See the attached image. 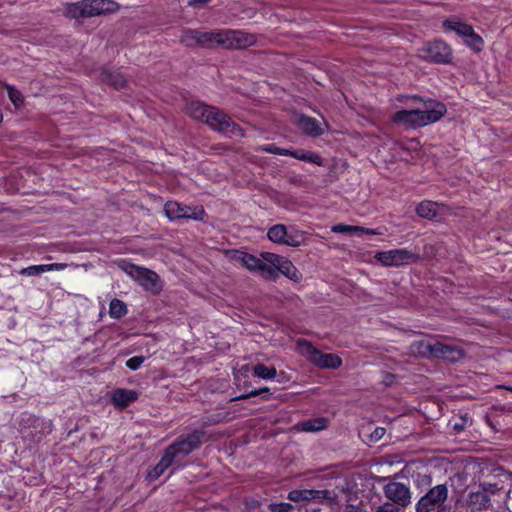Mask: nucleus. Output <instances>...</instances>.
I'll list each match as a JSON object with an SVG mask.
<instances>
[{
	"instance_id": "a19ab883",
	"label": "nucleus",
	"mask_w": 512,
	"mask_h": 512,
	"mask_svg": "<svg viewBox=\"0 0 512 512\" xmlns=\"http://www.w3.org/2000/svg\"><path fill=\"white\" fill-rule=\"evenodd\" d=\"M66 267H67V264H64V263L45 264L46 272L61 271V270H64Z\"/></svg>"
},
{
	"instance_id": "f3484780",
	"label": "nucleus",
	"mask_w": 512,
	"mask_h": 512,
	"mask_svg": "<svg viewBox=\"0 0 512 512\" xmlns=\"http://www.w3.org/2000/svg\"><path fill=\"white\" fill-rule=\"evenodd\" d=\"M288 499L296 503L309 501L322 502L330 499V492L328 490L314 489L292 490L288 493Z\"/></svg>"
},
{
	"instance_id": "9d476101",
	"label": "nucleus",
	"mask_w": 512,
	"mask_h": 512,
	"mask_svg": "<svg viewBox=\"0 0 512 512\" xmlns=\"http://www.w3.org/2000/svg\"><path fill=\"white\" fill-rule=\"evenodd\" d=\"M124 271L145 290L152 293L160 292L162 286L160 284L159 276L154 271L134 264H127L124 267Z\"/></svg>"
},
{
	"instance_id": "473e14b6",
	"label": "nucleus",
	"mask_w": 512,
	"mask_h": 512,
	"mask_svg": "<svg viewBox=\"0 0 512 512\" xmlns=\"http://www.w3.org/2000/svg\"><path fill=\"white\" fill-rule=\"evenodd\" d=\"M45 272H46L45 264H41V265H32V266L23 268L22 270H20L19 273L24 276H37V275H40Z\"/></svg>"
},
{
	"instance_id": "a18cd8bd",
	"label": "nucleus",
	"mask_w": 512,
	"mask_h": 512,
	"mask_svg": "<svg viewBox=\"0 0 512 512\" xmlns=\"http://www.w3.org/2000/svg\"><path fill=\"white\" fill-rule=\"evenodd\" d=\"M2 119H3V115H2V113L0 112V122L2 121Z\"/></svg>"
},
{
	"instance_id": "e433bc0d",
	"label": "nucleus",
	"mask_w": 512,
	"mask_h": 512,
	"mask_svg": "<svg viewBox=\"0 0 512 512\" xmlns=\"http://www.w3.org/2000/svg\"><path fill=\"white\" fill-rule=\"evenodd\" d=\"M7 92H8V96L11 100V102L15 105V106H19L23 103V97L21 95V93L16 90L15 88L11 87V86H8L7 87Z\"/></svg>"
},
{
	"instance_id": "423d86ee",
	"label": "nucleus",
	"mask_w": 512,
	"mask_h": 512,
	"mask_svg": "<svg viewBox=\"0 0 512 512\" xmlns=\"http://www.w3.org/2000/svg\"><path fill=\"white\" fill-rule=\"evenodd\" d=\"M265 254H272L271 252H263L259 257L243 252V251H235L234 260L245 267L252 273L260 274L264 279H269V276H273L274 269L271 267L265 259Z\"/></svg>"
},
{
	"instance_id": "4c0bfd02",
	"label": "nucleus",
	"mask_w": 512,
	"mask_h": 512,
	"mask_svg": "<svg viewBox=\"0 0 512 512\" xmlns=\"http://www.w3.org/2000/svg\"><path fill=\"white\" fill-rule=\"evenodd\" d=\"M272 512H291L294 507L288 502L274 503L269 506Z\"/></svg>"
},
{
	"instance_id": "2eb2a0df",
	"label": "nucleus",
	"mask_w": 512,
	"mask_h": 512,
	"mask_svg": "<svg viewBox=\"0 0 512 512\" xmlns=\"http://www.w3.org/2000/svg\"><path fill=\"white\" fill-rule=\"evenodd\" d=\"M385 497L390 503L406 508L412 502V493L404 483L392 481L383 487Z\"/></svg>"
},
{
	"instance_id": "ea45409f",
	"label": "nucleus",
	"mask_w": 512,
	"mask_h": 512,
	"mask_svg": "<svg viewBox=\"0 0 512 512\" xmlns=\"http://www.w3.org/2000/svg\"><path fill=\"white\" fill-rule=\"evenodd\" d=\"M268 391H269L268 387H264V388H261V389H254V390L250 391L247 394H243V395H240V396L232 398V401H237V400L247 399V398H250V397H255V396H258V395L262 394L263 392H268Z\"/></svg>"
},
{
	"instance_id": "aec40b11",
	"label": "nucleus",
	"mask_w": 512,
	"mask_h": 512,
	"mask_svg": "<svg viewBox=\"0 0 512 512\" xmlns=\"http://www.w3.org/2000/svg\"><path fill=\"white\" fill-rule=\"evenodd\" d=\"M138 399V393L134 390L116 389L111 395V401L116 408L123 409Z\"/></svg>"
},
{
	"instance_id": "cd10ccee",
	"label": "nucleus",
	"mask_w": 512,
	"mask_h": 512,
	"mask_svg": "<svg viewBox=\"0 0 512 512\" xmlns=\"http://www.w3.org/2000/svg\"><path fill=\"white\" fill-rule=\"evenodd\" d=\"M222 30L201 32L200 31V46L211 48L214 46H221Z\"/></svg>"
},
{
	"instance_id": "c85d7f7f",
	"label": "nucleus",
	"mask_w": 512,
	"mask_h": 512,
	"mask_svg": "<svg viewBox=\"0 0 512 512\" xmlns=\"http://www.w3.org/2000/svg\"><path fill=\"white\" fill-rule=\"evenodd\" d=\"M180 42L188 47L200 46V31L191 29L183 31Z\"/></svg>"
},
{
	"instance_id": "412c9836",
	"label": "nucleus",
	"mask_w": 512,
	"mask_h": 512,
	"mask_svg": "<svg viewBox=\"0 0 512 512\" xmlns=\"http://www.w3.org/2000/svg\"><path fill=\"white\" fill-rule=\"evenodd\" d=\"M297 124L303 130L304 133L311 137L320 136L324 132V129L318 120L305 115H301L298 117Z\"/></svg>"
},
{
	"instance_id": "6ab92c4d",
	"label": "nucleus",
	"mask_w": 512,
	"mask_h": 512,
	"mask_svg": "<svg viewBox=\"0 0 512 512\" xmlns=\"http://www.w3.org/2000/svg\"><path fill=\"white\" fill-rule=\"evenodd\" d=\"M84 2L88 17L114 13L118 10V4L111 0H84Z\"/></svg>"
},
{
	"instance_id": "ddd939ff",
	"label": "nucleus",
	"mask_w": 512,
	"mask_h": 512,
	"mask_svg": "<svg viewBox=\"0 0 512 512\" xmlns=\"http://www.w3.org/2000/svg\"><path fill=\"white\" fill-rule=\"evenodd\" d=\"M256 150L266 152V153L276 154V155L291 156L298 160L313 163L318 166L323 165V159L320 155L310 152V151L303 150V149L292 151L289 149L277 147L274 144H265V145L259 146Z\"/></svg>"
},
{
	"instance_id": "c9c22d12",
	"label": "nucleus",
	"mask_w": 512,
	"mask_h": 512,
	"mask_svg": "<svg viewBox=\"0 0 512 512\" xmlns=\"http://www.w3.org/2000/svg\"><path fill=\"white\" fill-rule=\"evenodd\" d=\"M404 509L402 506L385 502L376 509V512H405Z\"/></svg>"
},
{
	"instance_id": "f257e3e1",
	"label": "nucleus",
	"mask_w": 512,
	"mask_h": 512,
	"mask_svg": "<svg viewBox=\"0 0 512 512\" xmlns=\"http://www.w3.org/2000/svg\"><path fill=\"white\" fill-rule=\"evenodd\" d=\"M446 111V106L443 103L427 99L421 101L416 108L396 112L393 121L412 128L424 127L439 121Z\"/></svg>"
},
{
	"instance_id": "b1692460",
	"label": "nucleus",
	"mask_w": 512,
	"mask_h": 512,
	"mask_svg": "<svg viewBox=\"0 0 512 512\" xmlns=\"http://www.w3.org/2000/svg\"><path fill=\"white\" fill-rule=\"evenodd\" d=\"M443 27L445 31L455 32L458 36L462 38H466L469 36L468 33H471L472 26L456 19H449L443 22Z\"/></svg>"
},
{
	"instance_id": "c756f323",
	"label": "nucleus",
	"mask_w": 512,
	"mask_h": 512,
	"mask_svg": "<svg viewBox=\"0 0 512 512\" xmlns=\"http://www.w3.org/2000/svg\"><path fill=\"white\" fill-rule=\"evenodd\" d=\"M127 313L125 303L119 299H113L109 305V315L114 319H119Z\"/></svg>"
},
{
	"instance_id": "0eeeda50",
	"label": "nucleus",
	"mask_w": 512,
	"mask_h": 512,
	"mask_svg": "<svg viewBox=\"0 0 512 512\" xmlns=\"http://www.w3.org/2000/svg\"><path fill=\"white\" fill-rule=\"evenodd\" d=\"M264 259L271 264L274 272L273 276H269L268 280H276L279 274L284 275L289 280L299 283L303 276L295 265L287 258L278 254H265Z\"/></svg>"
},
{
	"instance_id": "4468645a",
	"label": "nucleus",
	"mask_w": 512,
	"mask_h": 512,
	"mask_svg": "<svg viewBox=\"0 0 512 512\" xmlns=\"http://www.w3.org/2000/svg\"><path fill=\"white\" fill-rule=\"evenodd\" d=\"M203 437L204 433L202 431H194L187 437L169 445L165 451L174 459L180 455H188L202 443Z\"/></svg>"
},
{
	"instance_id": "a211bd4d",
	"label": "nucleus",
	"mask_w": 512,
	"mask_h": 512,
	"mask_svg": "<svg viewBox=\"0 0 512 512\" xmlns=\"http://www.w3.org/2000/svg\"><path fill=\"white\" fill-rule=\"evenodd\" d=\"M269 240L277 244H284L288 246H299L300 241L293 235L288 233L287 228L283 224H276L272 226L267 233Z\"/></svg>"
},
{
	"instance_id": "39448f33",
	"label": "nucleus",
	"mask_w": 512,
	"mask_h": 512,
	"mask_svg": "<svg viewBox=\"0 0 512 512\" xmlns=\"http://www.w3.org/2000/svg\"><path fill=\"white\" fill-rule=\"evenodd\" d=\"M374 258L385 267H399L418 262L420 255L407 248H400L377 252Z\"/></svg>"
},
{
	"instance_id": "393cba45",
	"label": "nucleus",
	"mask_w": 512,
	"mask_h": 512,
	"mask_svg": "<svg viewBox=\"0 0 512 512\" xmlns=\"http://www.w3.org/2000/svg\"><path fill=\"white\" fill-rule=\"evenodd\" d=\"M441 205L433 201H422L416 208L418 216L426 219H433L441 209Z\"/></svg>"
},
{
	"instance_id": "4be33fe9",
	"label": "nucleus",
	"mask_w": 512,
	"mask_h": 512,
	"mask_svg": "<svg viewBox=\"0 0 512 512\" xmlns=\"http://www.w3.org/2000/svg\"><path fill=\"white\" fill-rule=\"evenodd\" d=\"M213 106H209L205 103L194 101L187 105V113L195 120L206 122L209 112Z\"/></svg>"
},
{
	"instance_id": "58836bf2",
	"label": "nucleus",
	"mask_w": 512,
	"mask_h": 512,
	"mask_svg": "<svg viewBox=\"0 0 512 512\" xmlns=\"http://www.w3.org/2000/svg\"><path fill=\"white\" fill-rule=\"evenodd\" d=\"M145 358L143 356H134L129 358L126 361V366L131 370H137L144 362Z\"/></svg>"
},
{
	"instance_id": "dca6fc26",
	"label": "nucleus",
	"mask_w": 512,
	"mask_h": 512,
	"mask_svg": "<svg viewBox=\"0 0 512 512\" xmlns=\"http://www.w3.org/2000/svg\"><path fill=\"white\" fill-rule=\"evenodd\" d=\"M423 57L440 64L450 62L452 58V49L444 41H434L428 43L423 48Z\"/></svg>"
},
{
	"instance_id": "9b49d317",
	"label": "nucleus",
	"mask_w": 512,
	"mask_h": 512,
	"mask_svg": "<svg viewBox=\"0 0 512 512\" xmlns=\"http://www.w3.org/2000/svg\"><path fill=\"white\" fill-rule=\"evenodd\" d=\"M164 212L167 218L171 221L178 219H191L195 221H201L205 216L203 207H190L175 201H168L164 206Z\"/></svg>"
},
{
	"instance_id": "5701e85b",
	"label": "nucleus",
	"mask_w": 512,
	"mask_h": 512,
	"mask_svg": "<svg viewBox=\"0 0 512 512\" xmlns=\"http://www.w3.org/2000/svg\"><path fill=\"white\" fill-rule=\"evenodd\" d=\"M174 462V458L164 451L158 464L148 472L147 478L149 481H155L158 479Z\"/></svg>"
},
{
	"instance_id": "2f4dec72",
	"label": "nucleus",
	"mask_w": 512,
	"mask_h": 512,
	"mask_svg": "<svg viewBox=\"0 0 512 512\" xmlns=\"http://www.w3.org/2000/svg\"><path fill=\"white\" fill-rule=\"evenodd\" d=\"M469 36H466L465 44L469 46L473 51L480 52L483 49L484 41L483 39L474 31L472 28L471 33H468Z\"/></svg>"
},
{
	"instance_id": "72a5a7b5",
	"label": "nucleus",
	"mask_w": 512,
	"mask_h": 512,
	"mask_svg": "<svg viewBox=\"0 0 512 512\" xmlns=\"http://www.w3.org/2000/svg\"><path fill=\"white\" fill-rule=\"evenodd\" d=\"M358 226H352L347 224H336L331 227V231L334 233H355L357 234Z\"/></svg>"
},
{
	"instance_id": "1a4fd4ad",
	"label": "nucleus",
	"mask_w": 512,
	"mask_h": 512,
	"mask_svg": "<svg viewBox=\"0 0 512 512\" xmlns=\"http://www.w3.org/2000/svg\"><path fill=\"white\" fill-rule=\"evenodd\" d=\"M496 484L481 483L476 490L468 493L466 505L472 512L486 510L491 506V497L498 492Z\"/></svg>"
},
{
	"instance_id": "37998d69",
	"label": "nucleus",
	"mask_w": 512,
	"mask_h": 512,
	"mask_svg": "<svg viewBox=\"0 0 512 512\" xmlns=\"http://www.w3.org/2000/svg\"><path fill=\"white\" fill-rule=\"evenodd\" d=\"M358 229L359 230H357V234H359V235H361V234H368V235L380 234L379 232H377L374 229L364 228V227H360V226H358Z\"/></svg>"
},
{
	"instance_id": "7ed1b4c3",
	"label": "nucleus",
	"mask_w": 512,
	"mask_h": 512,
	"mask_svg": "<svg viewBox=\"0 0 512 512\" xmlns=\"http://www.w3.org/2000/svg\"><path fill=\"white\" fill-rule=\"evenodd\" d=\"M211 129L229 137H243L242 128L236 124L226 113L213 107L205 122Z\"/></svg>"
},
{
	"instance_id": "6e6552de",
	"label": "nucleus",
	"mask_w": 512,
	"mask_h": 512,
	"mask_svg": "<svg viewBox=\"0 0 512 512\" xmlns=\"http://www.w3.org/2000/svg\"><path fill=\"white\" fill-rule=\"evenodd\" d=\"M418 352L422 355H430L436 358H442L450 362H457L463 358L464 353L461 349L446 345L441 342H420L418 343Z\"/></svg>"
},
{
	"instance_id": "f704fd0d",
	"label": "nucleus",
	"mask_w": 512,
	"mask_h": 512,
	"mask_svg": "<svg viewBox=\"0 0 512 512\" xmlns=\"http://www.w3.org/2000/svg\"><path fill=\"white\" fill-rule=\"evenodd\" d=\"M105 80H107L111 85L116 88H121L125 85V79L122 75L118 73H110L106 76Z\"/></svg>"
},
{
	"instance_id": "f8f14e48",
	"label": "nucleus",
	"mask_w": 512,
	"mask_h": 512,
	"mask_svg": "<svg viewBox=\"0 0 512 512\" xmlns=\"http://www.w3.org/2000/svg\"><path fill=\"white\" fill-rule=\"evenodd\" d=\"M254 34L242 30H222L221 47L227 49H244L256 43Z\"/></svg>"
},
{
	"instance_id": "c03bdc74",
	"label": "nucleus",
	"mask_w": 512,
	"mask_h": 512,
	"mask_svg": "<svg viewBox=\"0 0 512 512\" xmlns=\"http://www.w3.org/2000/svg\"><path fill=\"white\" fill-rule=\"evenodd\" d=\"M209 1L210 0H192V1H190V4H203V3H207Z\"/></svg>"
},
{
	"instance_id": "a878e982",
	"label": "nucleus",
	"mask_w": 512,
	"mask_h": 512,
	"mask_svg": "<svg viewBox=\"0 0 512 512\" xmlns=\"http://www.w3.org/2000/svg\"><path fill=\"white\" fill-rule=\"evenodd\" d=\"M327 424L328 421L326 418L319 417L298 423L296 428L298 431L303 432H318L324 430L327 427Z\"/></svg>"
},
{
	"instance_id": "79ce46f5",
	"label": "nucleus",
	"mask_w": 512,
	"mask_h": 512,
	"mask_svg": "<svg viewBox=\"0 0 512 512\" xmlns=\"http://www.w3.org/2000/svg\"><path fill=\"white\" fill-rule=\"evenodd\" d=\"M385 434V429L382 427H377L372 433H371V440L378 441L380 440Z\"/></svg>"
},
{
	"instance_id": "f03ea898",
	"label": "nucleus",
	"mask_w": 512,
	"mask_h": 512,
	"mask_svg": "<svg viewBox=\"0 0 512 512\" xmlns=\"http://www.w3.org/2000/svg\"><path fill=\"white\" fill-rule=\"evenodd\" d=\"M449 489L446 484H437L430 488L415 504V512H451L447 505Z\"/></svg>"
},
{
	"instance_id": "7c9ffc66",
	"label": "nucleus",
	"mask_w": 512,
	"mask_h": 512,
	"mask_svg": "<svg viewBox=\"0 0 512 512\" xmlns=\"http://www.w3.org/2000/svg\"><path fill=\"white\" fill-rule=\"evenodd\" d=\"M277 371L274 367H267L264 364H258L253 368V375L255 377L269 380L275 378Z\"/></svg>"
},
{
	"instance_id": "20e7f679",
	"label": "nucleus",
	"mask_w": 512,
	"mask_h": 512,
	"mask_svg": "<svg viewBox=\"0 0 512 512\" xmlns=\"http://www.w3.org/2000/svg\"><path fill=\"white\" fill-rule=\"evenodd\" d=\"M298 346L311 363L322 369H337L342 365V359L338 355L322 353L306 340H299Z\"/></svg>"
},
{
	"instance_id": "bb28decb",
	"label": "nucleus",
	"mask_w": 512,
	"mask_h": 512,
	"mask_svg": "<svg viewBox=\"0 0 512 512\" xmlns=\"http://www.w3.org/2000/svg\"><path fill=\"white\" fill-rule=\"evenodd\" d=\"M64 16L69 19L87 18L86 6L84 0L76 3H68L65 5Z\"/></svg>"
}]
</instances>
